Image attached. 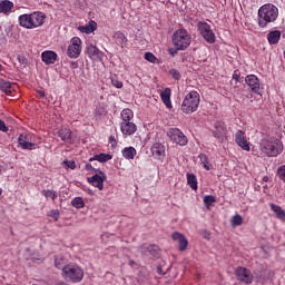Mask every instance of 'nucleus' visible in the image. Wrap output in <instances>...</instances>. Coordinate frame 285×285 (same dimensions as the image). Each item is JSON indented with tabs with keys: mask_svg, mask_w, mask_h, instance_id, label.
Listing matches in <instances>:
<instances>
[{
	"mask_svg": "<svg viewBox=\"0 0 285 285\" xmlns=\"http://www.w3.org/2000/svg\"><path fill=\"white\" fill-rule=\"evenodd\" d=\"M58 137H60V139L65 141V144H72V130H70L69 128L60 129L58 131Z\"/></svg>",
	"mask_w": 285,
	"mask_h": 285,
	"instance_id": "obj_21",
	"label": "nucleus"
},
{
	"mask_svg": "<svg viewBox=\"0 0 285 285\" xmlns=\"http://www.w3.org/2000/svg\"><path fill=\"white\" fill-rule=\"evenodd\" d=\"M204 204L207 208H210V206H213V204H215V196H213V195L205 196Z\"/></svg>",
	"mask_w": 285,
	"mask_h": 285,
	"instance_id": "obj_38",
	"label": "nucleus"
},
{
	"mask_svg": "<svg viewBox=\"0 0 285 285\" xmlns=\"http://www.w3.org/2000/svg\"><path fill=\"white\" fill-rule=\"evenodd\" d=\"M57 285H70V284H68L66 282H59Z\"/></svg>",
	"mask_w": 285,
	"mask_h": 285,
	"instance_id": "obj_55",
	"label": "nucleus"
},
{
	"mask_svg": "<svg viewBox=\"0 0 285 285\" xmlns=\"http://www.w3.org/2000/svg\"><path fill=\"white\" fill-rule=\"evenodd\" d=\"M120 132H122L124 137H130V135H135L137 132V125L132 121L121 122Z\"/></svg>",
	"mask_w": 285,
	"mask_h": 285,
	"instance_id": "obj_17",
	"label": "nucleus"
},
{
	"mask_svg": "<svg viewBox=\"0 0 285 285\" xmlns=\"http://www.w3.org/2000/svg\"><path fill=\"white\" fill-rule=\"evenodd\" d=\"M108 177L106 176V173L104 171H98V174L88 177L87 181L91 184V186H95V188H99L100 190H104V181H106Z\"/></svg>",
	"mask_w": 285,
	"mask_h": 285,
	"instance_id": "obj_12",
	"label": "nucleus"
},
{
	"mask_svg": "<svg viewBox=\"0 0 285 285\" xmlns=\"http://www.w3.org/2000/svg\"><path fill=\"white\" fill-rule=\"evenodd\" d=\"M169 75L175 79L176 81H179L181 79V73L177 69H170Z\"/></svg>",
	"mask_w": 285,
	"mask_h": 285,
	"instance_id": "obj_42",
	"label": "nucleus"
},
{
	"mask_svg": "<svg viewBox=\"0 0 285 285\" xmlns=\"http://www.w3.org/2000/svg\"><path fill=\"white\" fill-rule=\"evenodd\" d=\"M96 115H101V112L99 111V109H96Z\"/></svg>",
	"mask_w": 285,
	"mask_h": 285,
	"instance_id": "obj_57",
	"label": "nucleus"
},
{
	"mask_svg": "<svg viewBox=\"0 0 285 285\" xmlns=\"http://www.w3.org/2000/svg\"><path fill=\"white\" fill-rule=\"evenodd\" d=\"M71 206H73V208H83L86 206V203H83V198L81 197H75L71 200Z\"/></svg>",
	"mask_w": 285,
	"mask_h": 285,
	"instance_id": "obj_34",
	"label": "nucleus"
},
{
	"mask_svg": "<svg viewBox=\"0 0 285 285\" xmlns=\"http://www.w3.org/2000/svg\"><path fill=\"white\" fill-rule=\"evenodd\" d=\"M121 124L130 122L135 118V112L131 109H124L120 114Z\"/></svg>",
	"mask_w": 285,
	"mask_h": 285,
	"instance_id": "obj_28",
	"label": "nucleus"
},
{
	"mask_svg": "<svg viewBox=\"0 0 285 285\" xmlns=\"http://www.w3.org/2000/svg\"><path fill=\"white\" fill-rule=\"evenodd\" d=\"M167 137L178 146H186V144H188V138L179 130V128H170L167 131Z\"/></svg>",
	"mask_w": 285,
	"mask_h": 285,
	"instance_id": "obj_9",
	"label": "nucleus"
},
{
	"mask_svg": "<svg viewBox=\"0 0 285 285\" xmlns=\"http://www.w3.org/2000/svg\"><path fill=\"white\" fill-rule=\"evenodd\" d=\"M242 224H244V218L242 217V215L236 214L232 217V226H242Z\"/></svg>",
	"mask_w": 285,
	"mask_h": 285,
	"instance_id": "obj_35",
	"label": "nucleus"
},
{
	"mask_svg": "<svg viewBox=\"0 0 285 285\" xmlns=\"http://www.w3.org/2000/svg\"><path fill=\"white\" fill-rule=\"evenodd\" d=\"M65 165L67 166V168H71V170H75L77 168V164L72 160H66Z\"/></svg>",
	"mask_w": 285,
	"mask_h": 285,
	"instance_id": "obj_46",
	"label": "nucleus"
},
{
	"mask_svg": "<svg viewBox=\"0 0 285 285\" xmlns=\"http://www.w3.org/2000/svg\"><path fill=\"white\" fill-rule=\"evenodd\" d=\"M85 168L87 170H92L94 173H99L100 171L99 169L95 168L91 164H86Z\"/></svg>",
	"mask_w": 285,
	"mask_h": 285,
	"instance_id": "obj_50",
	"label": "nucleus"
},
{
	"mask_svg": "<svg viewBox=\"0 0 285 285\" xmlns=\"http://www.w3.org/2000/svg\"><path fill=\"white\" fill-rule=\"evenodd\" d=\"M57 52L50 50L43 51L41 53V59L46 66H52V63L57 61Z\"/></svg>",
	"mask_w": 285,
	"mask_h": 285,
	"instance_id": "obj_19",
	"label": "nucleus"
},
{
	"mask_svg": "<svg viewBox=\"0 0 285 285\" xmlns=\"http://www.w3.org/2000/svg\"><path fill=\"white\" fill-rule=\"evenodd\" d=\"M179 51H184V49H177L176 47L168 49L170 57H175Z\"/></svg>",
	"mask_w": 285,
	"mask_h": 285,
	"instance_id": "obj_47",
	"label": "nucleus"
},
{
	"mask_svg": "<svg viewBox=\"0 0 285 285\" xmlns=\"http://www.w3.org/2000/svg\"><path fill=\"white\" fill-rule=\"evenodd\" d=\"M150 153L155 159L164 161V157H166V147L161 142H155L150 148Z\"/></svg>",
	"mask_w": 285,
	"mask_h": 285,
	"instance_id": "obj_15",
	"label": "nucleus"
},
{
	"mask_svg": "<svg viewBox=\"0 0 285 285\" xmlns=\"http://www.w3.org/2000/svg\"><path fill=\"white\" fill-rule=\"evenodd\" d=\"M187 185L191 190H197V176L195 174H187Z\"/></svg>",
	"mask_w": 285,
	"mask_h": 285,
	"instance_id": "obj_31",
	"label": "nucleus"
},
{
	"mask_svg": "<svg viewBox=\"0 0 285 285\" xmlns=\"http://www.w3.org/2000/svg\"><path fill=\"white\" fill-rule=\"evenodd\" d=\"M199 101L202 98L199 97V92L196 90L189 91L181 104V110L185 115H193V112H197V108H199Z\"/></svg>",
	"mask_w": 285,
	"mask_h": 285,
	"instance_id": "obj_6",
	"label": "nucleus"
},
{
	"mask_svg": "<svg viewBox=\"0 0 285 285\" xmlns=\"http://www.w3.org/2000/svg\"><path fill=\"white\" fill-rule=\"evenodd\" d=\"M79 32H83L85 35H91L97 30V22L95 20H90L88 24L78 27Z\"/></svg>",
	"mask_w": 285,
	"mask_h": 285,
	"instance_id": "obj_24",
	"label": "nucleus"
},
{
	"mask_svg": "<svg viewBox=\"0 0 285 285\" xmlns=\"http://www.w3.org/2000/svg\"><path fill=\"white\" fill-rule=\"evenodd\" d=\"M38 95H39L40 99H43V97H46V92L45 91H38Z\"/></svg>",
	"mask_w": 285,
	"mask_h": 285,
	"instance_id": "obj_53",
	"label": "nucleus"
},
{
	"mask_svg": "<svg viewBox=\"0 0 285 285\" xmlns=\"http://www.w3.org/2000/svg\"><path fill=\"white\" fill-rule=\"evenodd\" d=\"M0 90L4 92V95H12L17 92V83L0 79Z\"/></svg>",
	"mask_w": 285,
	"mask_h": 285,
	"instance_id": "obj_18",
	"label": "nucleus"
},
{
	"mask_svg": "<svg viewBox=\"0 0 285 285\" xmlns=\"http://www.w3.org/2000/svg\"><path fill=\"white\" fill-rule=\"evenodd\" d=\"M279 14V10L275 4H264L258 10V26L259 28H266L268 23H273V21H277V17Z\"/></svg>",
	"mask_w": 285,
	"mask_h": 285,
	"instance_id": "obj_2",
	"label": "nucleus"
},
{
	"mask_svg": "<svg viewBox=\"0 0 285 285\" xmlns=\"http://www.w3.org/2000/svg\"><path fill=\"white\" fill-rule=\"evenodd\" d=\"M171 239L174 242H178V249L180 250V253H184V250L188 248V239L186 238V236H184V234L175 232L171 234Z\"/></svg>",
	"mask_w": 285,
	"mask_h": 285,
	"instance_id": "obj_16",
	"label": "nucleus"
},
{
	"mask_svg": "<svg viewBox=\"0 0 285 285\" xmlns=\"http://www.w3.org/2000/svg\"><path fill=\"white\" fill-rule=\"evenodd\" d=\"M235 142L242 150H245L246 153H250V144L246 139V135L243 130H238L235 134Z\"/></svg>",
	"mask_w": 285,
	"mask_h": 285,
	"instance_id": "obj_14",
	"label": "nucleus"
},
{
	"mask_svg": "<svg viewBox=\"0 0 285 285\" xmlns=\"http://www.w3.org/2000/svg\"><path fill=\"white\" fill-rule=\"evenodd\" d=\"M70 68L77 69V68H79V63L77 61H71L70 62Z\"/></svg>",
	"mask_w": 285,
	"mask_h": 285,
	"instance_id": "obj_52",
	"label": "nucleus"
},
{
	"mask_svg": "<svg viewBox=\"0 0 285 285\" xmlns=\"http://www.w3.org/2000/svg\"><path fill=\"white\" fill-rule=\"evenodd\" d=\"M47 16L41 11H33L31 13H24L18 17L19 26L27 30H35V28H41L46 23Z\"/></svg>",
	"mask_w": 285,
	"mask_h": 285,
	"instance_id": "obj_1",
	"label": "nucleus"
},
{
	"mask_svg": "<svg viewBox=\"0 0 285 285\" xmlns=\"http://www.w3.org/2000/svg\"><path fill=\"white\" fill-rule=\"evenodd\" d=\"M157 273H158V275H161V273H163L161 266L157 267Z\"/></svg>",
	"mask_w": 285,
	"mask_h": 285,
	"instance_id": "obj_54",
	"label": "nucleus"
},
{
	"mask_svg": "<svg viewBox=\"0 0 285 285\" xmlns=\"http://www.w3.org/2000/svg\"><path fill=\"white\" fill-rule=\"evenodd\" d=\"M27 141H30V138H29L28 134H20L19 137H18V145L22 146Z\"/></svg>",
	"mask_w": 285,
	"mask_h": 285,
	"instance_id": "obj_40",
	"label": "nucleus"
},
{
	"mask_svg": "<svg viewBox=\"0 0 285 285\" xmlns=\"http://www.w3.org/2000/svg\"><path fill=\"white\" fill-rule=\"evenodd\" d=\"M85 53L92 61H101L104 59V51L99 50L95 45H88L85 49Z\"/></svg>",
	"mask_w": 285,
	"mask_h": 285,
	"instance_id": "obj_13",
	"label": "nucleus"
},
{
	"mask_svg": "<svg viewBox=\"0 0 285 285\" xmlns=\"http://www.w3.org/2000/svg\"><path fill=\"white\" fill-rule=\"evenodd\" d=\"M279 39H282V31L279 30L271 31L267 35V41L271 46H276V43H279Z\"/></svg>",
	"mask_w": 285,
	"mask_h": 285,
	"instance_id": "obj_25",
	"label": "nucleus"
},
{
	"mask_svg": "<svg viewBox=\"0 0 285 285\" xmlns=\"http://www.w3.org/2000/svg\"><path fill=\"white\" fill-rule=\"evenodd\" d=\"M20 148H22V150H35V144L30 142L29 140L27 142H23V145L20 146Z\"/></svg>",
	"mask_w": 285,
	"mask_h": 285,
	"instance_id": "obj_43",
	"label": "nucleus"
},
{
	"mask_svg": "<svg viewBox=\"0 0 285 285\" xmlns=\"http://www.w3.org/2000/svg\"><path fill=\"white\" fill-rule=\"evenodd\" d=\"M0 130L1 132H8V126H6V122L0 119Z\"/></svg>",
	"mask_w": 285,
	"mask_h": 285,
	"instance_id": "obj_48",
	"label": "nucleus"
},
{
	"mask_svg": "<svg viewBox=\"0 0 285 285\" xmlns=\"http://www.w3.org/2000/svg\"><path fill=\"white\" fill-rule=\"evenodd\" d=\"M197 30L200 37L205 39L207 43H215L217 41V38L215 37V32L213 31V28L208 22L206 21H199L197 23Z\"/></svg>",
	"mask_w": 285,
	"mask_h": 285,
	"instance_id": "obj_7",
	"label": "nucleus"
},
{
	"mask_svg": "<svg viewBox=\"0 0 285 285\" xmlns=\"http://www.w3.org/2000/svg\"><path fill=\"white\" fill-rule=\"evenodd\" d=\"M145 59L149 61V63H157V57L153 52H146Z\"/></svg>",
	"mask_w": 285,
	"mask_h": 285,
	"instance_id": "obj_41",
	"label": "nucleus"
},
{
	"mask_svg": "<svg viewBox=\"0 0 285 285\" xmlns=\"http://www.w3.org/2000/svg\"><path fill=\"white\" fill-rule=\"evenodd\" d=\"M110 159H112L110 154H98L89 158V161H99L100 164H106V161H110Z\"/></svg>",
	"mask_w": 285,
	"mask_h": 285,
	"instance_id": "obj_29",
	"label": "nucleus"
},
{
	"mask_svg": "<svg viewBox=\"0 0 285 285\" xmlns=\"http://www.w3.org/2000/svg\"><path fill=\"white\" fill-rule=\"evenodd\" d=\"M129 266H135V261H129Z\"/></svg>",
	"mask_w": 285,
	"mask_h": 285,
	"instance_id": "obj_56",
	"label": "nucleus"
},
{
	"mask_svg": "<svg viewBox=\"0 0 285 285\" xmlns=\"http://www.w3.org/2000/svg\"><path fill=\"white\" fill-rule=\"evenodd\" d=\"M170 88H166L160 92V99L165 104L166 108H173V102L170 101Z\"/></svg>",
	"mask_w": 285,
	"mask_h": 285,
	"instance_id": "obj_27",
	"label": "nucleus"
},
{
	"mask_svg": "<svg viewBox=\"0 0 285 285\" xmlns=\"http://www.w3.org/2000/svg\"><path fill=\"white\" fill-rule=\"evenodd\" d=\"M269 208L272 212H274L276 219L285 223V210L282 209V206L271 203Z\"/></svg>",
	"mask_w": 285,
	"mask_h": 285,
	"instance_id": "obj_22",
	"label": "nucleus"
},
{
	"mask_svg": "<svg viewBox=\"0 0 285 285\" xmlns=\"http://www.w3.org/2000/svg\"><path fill=\"white\" fill-rule=\"evenodd\" d=\"M171 43L177 50H188L193 43V36L184 28L177 29L171 36Z\"/></svg>",
	"mask_w": 285,
	"mask_h": 285,
	"instance_id": "obj_3",
	"label": "nucleus"
},
{
	"mask_svg": "<svg viewBox=\"0 0 285 285\" xmlns=\"http://www.w3.org/2000/svg\"><path fill=\"white\" fill-rule=\"evenodd\" d=\"M147 250L149 254L153 255V257H158L159 253L161 252V249H159V246L157 245H149L147 247Z\"/></svg>",
	"mask_w": 285,
	"mask_h": 285,
	"instance_id": "obj_37",
	"label": "nucleus"
},
{
	"mask_svg": "<svg viewBox=\"0 0 285 285\" xmlns=\"http://www.w3.org/2000/svg\"><path fill=\"white\" fill-rule=\"evenodd\" d=\"M0 195H3V189L0 187Z\"/></svg>",
	"mask_w": 285,
	"mask_h": 285,
	"instance_id": "obj_59",
	"label": "nucleus"
},
{
	"mask_svg": "<svg viewBox=\"0 0 285 285\" xmlns=\"http://www.w3.org/2000/svg\"><path fill=\"white\" fill-rule=\"evenodd\" d=\"M245 83L248 86L249 90L254 95H259L262 92V82L259 78L255 75H248L245 77Z\"/></svg>",
	"mask_w": 285,
	"mask_h": 285,
	"instance_id": "obj_11",
	"label": "nucleus"
},
{
	"mask_svg": "<svg viewBox=\"0 0 285 285\" xmlns=\"http://www.w3.org/2000/svg\"><path fill=\"white\" fill-rule=\"evenodd\" d=\"M83 41H81V38L73 37L70 39L69 46L67 48V56L69 59H79L81 57V46Z\"/></svg>",
	"mask_w": 285,
	"mask_h": 285,
	"instance_id": "obj_8",
	"label": "nucleus"
},
{
	"mask_svg": "<svg viewBox=\"0 0 285 285\" xmlns=\"http://www.w3.org/2000/svg\"><path fill=\"white\" fill-rule=\"evenodd\" d=\"M42 195L48 199H52V202H55V199H57V191L55 190H50V189H43Z\"/></svg>",
	"mask_w": 285,
	"mask_h": 285,
	"instance_id": "obj_36",
	"label": "nucleus"
},
{
	"mask_svg": "<svg viewBox=\"0 0 285 285\" xmlns=\"http://www.w3.org/2000/svg\"><path fill=\"white\" fill-rule=\"evenodd\" d=\"M111 81V86H114V88H124V82L119 81V79L117 78V76H112L110 78Z\"/></svg>",
	"mask_w": 285,
	"mask_h": 285,
	"instance_id": "obj_39",
	"label": "nucleus"
},
{
	"mask_svg": "<svg viewBox=\"0 0 285 285\" xmlns=\"http://www.w3.org/2000/svg\"><path fill=\"white\" fill-rule=\"evenodd\" d=\"M114 39L120 48H126L128 46V38L121 31H116L114 35Z\"/></svg>",
	"mask_w": 285,
	"mask_h": 285,
	"instance_id": "obj_23",
	"label": "nucleus"
},
{
	"mask_svg": "<svg viewBox=\"0 0 285 285\" xmlns=\"http://www.w3.org/2000/svg\"><path fill=\"white\" fill-rule=\"evenodd\" d=\"M59 210L58 209H52L49 212V217H52L53 222H59Z\"/></svg>",
	"mask_w": 285,
	"mask_h": 285,
	"instance_id": "obj_44",
	"label": "nucleus"
},
{
	"mask_svg": "<svg viewBox=\"0 0 285 285\" xmlns=\"http://www.w3.org/2000/svg\"><path fill=\"white\" fill-rule=\"evenodd\" d=\"M226 127L224 125H216L214 130V137L218 139V141L223 142L226 141Z\"/></svg>",
	"mask_w": 285,
	"mask_h": 285,
	"instance_id": "obj_20",
	"label": "nucleus"
},
{
	"mask_svg": "<svg viewBox=\"0 0 285 285\" xmlns=\"http://www.w3.org/2000/svg\"><path fill=\"white\" fill-rule=\"evenodd\" d=\"M233 79H234V81H239V72L238 71H234Z\"/></svg>",
	"mask_w": 285,
	"mask_h": 285,
	"instance_id": "obj_51",
	"label": "nucleus"
},
{
	"mask_svg": "<svg viewBox=\"0 0 285 285\" xmlns=\"http://www.w3.org/2000/svg\"><path fill=\"white\" fill-rule=\"evenodd\" d=\"M261 150L267 157H277V155H282L284 150V145L279 139H263L261 142Z\"/></svg>",
	"mask_w": 285,
	"mask_h": 285,
	"instance_id": "obj_5",
	"label": "nucleus"
},
{
	"mask_svg": "<svg viewBox=\"0 0 285 285\" xmlns=\"http://www.w3.org/2000/svg\"><path fill=\"white\" fill-rule=\"evenodd\" d=\"M278 177H279V179H282V181L285 183V165H283L278 168Z\"/></svg>",
	"mask_w": 285,
	"mask_h": 285,
	"instance_id": "obj_45",
	"label": "nucleus"
},
{
	"mask_svg": "<svg viewBox=\"0 0 285 285\" xmlns=\"http://www.w3.org/2000/svg\"><path fill=\"white\" fill-rule=\"evenodd\" d=\"M263 181H268V177H264V178H263Z\"/></svg>",
	"mask_w": 285,
	"mask_h": 285,
	"instance_id": "obj_58",
	"label": "nucleus"
},
{
	"mask_svg": "<svg viewBox=\"0 0 285 285\" xmlns=\"http://www.w3.org/2000/svg\"><path fill=\"white\" fill-rule=\"evenodd\" d=\"M62 274L65 279L71 282V284H79L83 282V268L75 263H69L62 267Z\"/></svg>",
	"mask_w": 285,
	"mask_h": 285,
	"instance_id": "obj_4",
	"label": "nucleus"
},
{
	"mask_svg": "<svg viewBox=\"0 0 285 285\" xmlns=\"http://www.w3.org/2000/svg\"><path fill=\"white\" fill-rule=\"evenodd\" d=\"M198 157H199L205 170H210V168H213V165L208 160V156H206V154H199Z\"/></svg>",
	"mask_w": 285,
	"mask_h": 285,
	"instance_id": "obj_33",
	"label": "nucleus"
},
{
	"mask_svg": "<svg viewBox=\"0 0 285 285\" xmlns=\"http://www.w3.org/2000/svg\"><path fill=\"white\" fill-rule=\"evenodd\" d=\"M55 266L61 271L66 267V257L62 254L55 257Z\"/></svg>",
	"mask_w": 285,
	"mask_h": 285,
	"instance_id": "obj_32",
	"label": "nucleus"
},
{
	"mask_svg": "<svg viewBox=\"0 0 285 285\" xmlns=\"http://www.w3.org/2000/svg\"><path fill=\"white\" fill-rule=\"evenodd\" d=\"M12 8H14V2L10 0H1L0 1V13L1 14H8V12L12 11Z\"/></svg>",
	"mask_w": 285,
	"mask_h": 285,
	"instance_id": "obj_26",
	"label": "nucleus"
},
{
	"mask_svg": "<svg viewBox=\"0 0 285 285\" xmlns=\"http://www.w3.org/2000/svg\"><path fill=\"white\" fill-rule=\"evenodd\" d=\"M121 153L125 159H135V156L137 155V149H135V147H125Z\"/></svg>",
	"mask_w": 285,
	"mask_h": 285,
	"instance_id": "obj_30",
	"label": "nucleus"
},
{
	"mask_svg": "<svg viewBox=\"0 0 285 285\" xmlns=\"http://www.w3.org/2000/svg\"><path fill=\"white\" fill-rule=\"evenodd\" d=\"M109 144L111 145V148H117V139H115V136L109 137Z\"/></svg>",
	"mask_w": 285,
	"mask_h": 285,
	"instance_id": "obj_49",
	"label": "nucleus"
},
{
	"mask_svg": "<svg viewBox=\"0 0 285 285\" xmlns=\"http://www.w3.org/2000/svg\"><path fill=\"white\" fill-rule=\"evenodd\" d=\"M235 275L242 284H253V279H255L250 269L242 266L235 269Z\"/></svg>",
	"mask_w": 285,
	"mask_h": 285,
	"instance_id": "obj_10",
	"label": "nucleus"
}]
</instances>
